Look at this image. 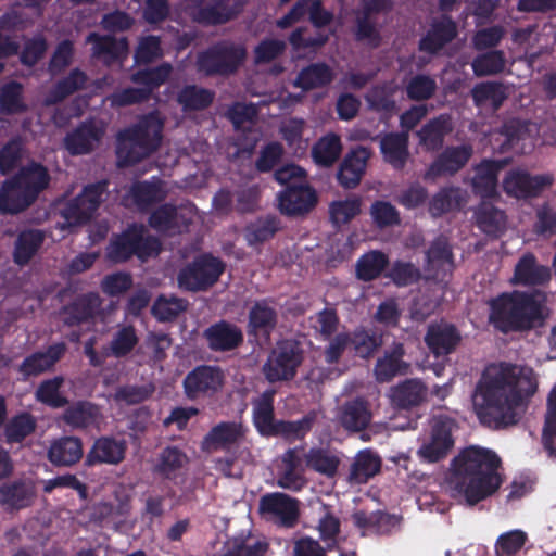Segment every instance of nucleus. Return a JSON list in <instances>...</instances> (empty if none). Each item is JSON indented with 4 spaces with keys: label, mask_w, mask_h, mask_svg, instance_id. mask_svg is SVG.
I'll return each mask as SVG.
<instances>
[{
    "label": "nucleus",
    "mask_w": 556,
    "mask_h": 556,
    "mask_svg": "<svg viewBox=\"0 0 556 556\" xmlns=\"http://www.w3.org/2000/svg\"><path fill=\"white\" fill-rule=\"evenodd\" d=\"M538 377L529 366L502 363L489 366L473 394L475 409L483 424H516L525 397L536 392Z\"/></svg>",
    "instance_id": "obj_1"
},
{
    "label": "nucleus",
    "mask_w": 556,
    "mask_h": 556,
    "mask_svg": "<svg viewBox=\"0 0 556 556\" xmlns=\"http://www.w3.org/2000/svg\"><path fill=\"white\" fill-rule=\"evenodd\" d=\"M501 460L491 450L470 446L453 460L447 480L451 494L476 505L492 495L502 484L498 473Z\"/></svg>",
    "instance_id": "obj_2"
},
{
    "label": "nucleus",
    "mask_w": 556,
    "mask_h": 556,
    "mask_svg": "<svg viewBox=\"0 0 556 556\" xmlns=\"http://www.w3.org/2000/svg\"><path fill=\"white\" fill-rule=\"evenodd\" d=\"M490 306V320L504 332L541 327L547 317L545 296L540 292L504 293Z\"/></svg>",
    "instance_id": "obj_3"
},
{
    "label": "nucleus",
    "mask_w": 556,
    "mask_h": 556,
    "mask_svg": "<svg viewBox=\"0 0 556 556\" xmlns=\"http://www.w3.org/2000/svg\"><path fill=\"white\" fill-rule=\"evenodd\" d=\"M163 119L157 113L143 116L117 137L118 164L127 166L148 157L162 140Z\"/></svg>",
    "instance_id": "obj_4"
},
{
    "label": "nucleus",
    "mask_w": 556,
    "mask_h": 556,
    "mask_svg": "<svg viewBox=\"0 0 556 556\" xmlns=\"http://www.w3.org/2000/svg\"><path fill=\"white\" fill-rule=\"evenodd\" d=\"M160 242L150 236L144 227L131 226L108 248L106 255L114 263L127 261L131 255L141 260L156 255L160 252Z\"/></svg>",
    "instance_id": "obj_5"
},
{
    "label": "nucleus",
    "mask_w": 556,
    "mask_h": 556,
    "mask_svg": "<svg viewBox=\"0 0 556 556\" xmlns=\"http://www.w3.org/2000/svg\"><path fill=\"white\" fill-rule=\"evenodd\" d=\"M13 179L22 186L23 192L10 203L5 202L8 187L0 192V212L14 214L29 206L38 193L48 186L49 175L43 166L33 163L24 167Z\"/></svg>",
    "instance_id": "obj_6"
},
{
    "label": "nucleus",
    "mask_w": 556,
    "mask_h": 556,
    "mask_svg": "<svg viewBox=\"0 0 556 556\" xmlns=\"http://www.w3.org/2000/svg\"><path fill=\"white\" fill-rule=\"evenodd\" d=\"M172 72L169 64L134 74L131 80L141 85L118 90L106 98L112 106H127L149 99L153 88L164 83Z\"/></svg>",
    "instance_id": "obj_7"
},
{
    "label": "nucleus",
    "mask_w": 556,
    "mask_h": 556,
    "mask_svg": "<svg viewBox=\"0 0 556 556\" xmlns=\"http://www.w3.org/2000/svg\"><path fill=\"white\" fill-rule=\"evenodd\" d=\"M224 271V264L216 257L203 255L184 267L178 276V287L185 291L198 292L212 287Z\"/></svg>",
    "instance_id": "obj_8"
},
{
    "label": "nucleus",
    "mask_w": 556,
    "mask_h": 556,
    "mask_svg": "<svg viewBox=\"0 0 556 556\" xmlns=\"http://www.w3.org/2000/svg\"><path fill=\"white\" fill-rule=\"evenodd\" d=\"M300 363L298 345L292 341H283L268 356L263 366V372L270 382L289 380L294 377Z\"/></svg>",
    "instance_id": "obj_9"
},
{
    "label": "nucleus",
    "mask_w": 556,
    "mask_h": 556,
    "mask_svg": "<svg viewBox=\"0 0 556 556\" xmlns=\"http://www.w3.org/2000/svg\"><path fill=\"white\" fill-rule=\"evenodd\" d=\"M139 338L136 329L131 325L118 326L112 336L110 344L102 352L97 353L93 340L85 343V354L88 356L92 366H101L104 364L109 355L117 358L128 355L138 344Z\"/></svg>",
    "instance_id": "obj_10"
},
{
    "label": "nucleus",
    "mask_w": 556,
    "mask_h": 556,
    "mask_svg": "<svg viewBox=\"0 0 556 556\" xmlns=\"http://www.w3.org/2000/svg\"><path fill=\"white\" fill-rule=\"evenodd\" d=\"M260 513L268 520L291 528L299 519V501L285 493H269L260 498Z\"/></svg>",
    "instance_id": "obj_11"
},
{
    "label": "nucleus",
    "mask_w": 556,
    "mask_h": 556,
    "mask_svg": "<svg viewBox=\"0 0 556 556\" xmlns=\"http://www.w3.org/2000/svg\"><path fill=\"white\" fill-rule=\"evenodd\" d=\"M454 428L455 422L453 419L444 416L433 417L431 420L430 440L420 446L418 455L429 463H434L445 457L454 444L452 438Z\"/></svg>",
    "instance_id": "obj_12"
},
{
    "label": "nucleus",
    "mask_w": 556,
    "mask_h": 556,
    "mask_svg": "<svg viewBox=\"0 0 556 556\" xmlns=\"http://www.w3.org/2000/svg\"><path fill=\"white\" fill-rule=\"evenodd\" d=\"M105 182L87 186L80 194L70 201L62 210V216L68 226L87 222L103 200Z\"/></svg>",
    "instance_id": "obj_13"
},
{
    "label": "nucleus",
    "mask_w": 556,
    "mask_h": 556,
    "mask_svg": "<svg viewBox=\"0 0 556 556\" xmlns=\"http://www.w3.org/2000/svg\"><path fill=\"white\" fill-rule=\"evenodd\" d=\"M105 135L102 121L89 119L81 123L64 138V147L72 155L89 154L101 143Z\"/></svg>",
    "instance_id": "obj_14"
},
{
    "label": "nucleus",
    "mask_w": 556,
    "mask_h": 556,
    "mask_svg": "<svg viewBox=\"0 0 556 556\" xmlns=\"http://www.w3.org/2000/svg\"><path fill=\"white\" fill-rule=\"evenodd\" d=\"M473 149L470 144L452 146L443 150L430 164L424 179L435 180L442 176H453L459 172L470 160Z\"/></svg>",
    "instance_id": "obj_15"
},
{
    "label": "nucleus",
    "mask_w": 556,
    "mask_h": 556,
    "mask_svg": "<svg viewBox=\"0 0 556 556\" xmlns=\"http://www.w3.org/2000/svg\"><path fill=\"white\" fill-rule=\"evenodd\" d=\"M276 483L289 491H301L307 483L304 477L303 448L287 450L280 458Z\"/></svg>",
    "instance_id": "obj_16"
},
{
    "label": "nucleus",
    "mask_w": 556,
    "mask_h": 556,
    "mask_svg": "<svg viewBox=\"0 0 556 556\" xmlns=\"http://www.w3.org/2000/svg\"><path fill=\"white\" fill-rule=\"evenodd\" d=\"M552 175L531 176L521 169H514L507 173L503 180V188L506 193L516 198L536 197L544 189L552 186Z\"/></svg>",
    "instance_id": "obj_17"
},
{
    "label": "nucleus",
    "mask_w": 556,
    "mask_h": 556,
    "mask_svg": "<svg viewBox=\"0 0 556 556\" xmlns=\"http://www.w3.org/2000/svg\"><path fill=\"white\" fill-rule=\"evenodd\" d=\"M248 0H199L194 11L198 22L217 25L237 17Z\"/></svg>",
    "instance_id": "obj_18"
},
{
    "label": "nucleus",
    "mask_w": 556,
    "mask_h": 556,
    "mask_svg": "<svg viewBox=\"0 0 556 556\" xmlns=\"http://www.w3.org/2000/svg\"><path fill=\"white\" fill-rule=\"evenodd\" d=\"M224 375L217 367L200 366L189 372L184 380L186 394L189 399L216 392L223 384Z\"/></svg>",
    "instance_id": "obj_19"
},
{
    "label": "nucleus",
    "mask_w": 556,
    "mask_h": 556,
    "mask_svg": "<svg viewBox=\"0 0 556 556\" xmlns=\"http://www.w3.org/2000/svg\"><path fill=\"white\" fill-rule=\"evenodd\" d=\"M207 346L215 352H228L237 349L243 341L241 329L228 321L220 320L203 331Z\"/></svg>",
    "instance_id": "obj_20"
},
{
    "label": "nucleus",
    "mask_w": 556,
    "mask_h": 556,
    "mask_svg": "<svg viewBox=\"0 0 556 556\" xmlns=\"http://www.w3.org/2000/svg\"><path fill=\"white\" fill-rule=\"evenodd\" d=\"M316 194L307 184L288 187L278 195L279 210L288 216L309 212L316 203Z\"/></svg>",
    "instance_id": "obj_21"
},
{
    "label": "nucleus",
    "mask_w": 556,
    "mask_h": 556,
    "mask_svg": "<svg viewBox=\"0 0 556 556\" xmlns=\"http://www.w3.org/2000/svg\"><path fill=\"white\" fill-rule=\"evenodd\" d=\"M36 498V486L29 479L15 480L0 485V505L5 509H22Z\"/></svg>",
    "instance_id": "obj_22"
},
{
    "label": "nucleus",
    "mask_w": 556,
    "mask_h": 556,
    "mask_svg": "<svg viewBox=\"0 0 556 556\" xmlns=\"http://www.w3.org/2000/svg\"><path fill=\"white\" fill-rule=\"evenodd\" d=\"M453 269L452 252L447 240L437 238L427 252V263L424 267L428 279H443Z\"/></svg>",
    "instance_id": "obj_23"
},
{
    "label": "nucleus",
    "mask_w": 556,
    "mask_h": 556,
    "mask_svg": "<svg viewBox=\"0 0 556 556\" xmlns=\"http://www.w3.org/2000/svg\"><path fill=\"white\" fill-rule=\"evenodd\" d=\"M370 155L368 148L357 147L345 156L337 175L342 187L353 189L361 182Z\"/></svg>",
    "instance_id": "obj_24"
},
{
    "label": "nucleus",
    "mask_w": 556,
    "mask_h": 556,
    "mask_svg": "<svg viewBox=\"0 0 556 556\" xmlns=\"http://www.w3.org/2000/svg\"><path fill=\"white\" fill-rule=\"evenodd\" d=\"M84 455L83 442L77 437H61L51 441L47 458L54 466L70 467L77 464Z\"/></svg>",
    "instance_id": "obj_25"
},
{
    "label": "nucleus",
    "mask_w": 556,
    "mask_h": 556,
    "mask_svg": "<svg viewBox=\"0 0 556 556\" xmlns=\"http://www.w3.org/2000/svg\"><path fill=\"white\" fill-rule=\"evenodd\" d=\"M506 165L505 162L484 160L475 167V175L471 179L473 192L482 199H494L497 192V175Z\"/></svg>",
    "instance_id": "obj_26"
},
{
    "label": "nucleus",
    "mask_w": 556,
    "mask_h": 556,
    "mask_svg": "<svg viewBox=\"0 0 556 556\" xmlns=\"http://www.w3.org/2000/svg\"><path fill=\"white\" fill-rule=\"evenodd\" d=\"M388 396L397 408H410L421 404L427 397V388L418 379H407L390 388Z\"/></svg>",
    "instance_id": "obj_27"
},
{
    "label": "nucleus",
    "mask_w": 556,
    "mask_h": 556,
    "mask_svg": "<svg viewBox=\"0 0 556 556\" xmlns=\"http://www.w3.org/2000/svg\"><path fill=\"white\" fill-rule=\"evenodd\" d=\"M65 350L64 343H56L46 351L36 352L22 362L18 371L25 377L38 376L48 371L61 359Z\"/></svg>",
    "instance_id": "obj_28"
},
{
    "label": "nucleus",
    "mask_w": 556,
    "mask_h": 556,
    "mask_svg": "<svg viewBox=\"0 0 556 556\" xmlns=\"http://www.w3.org/2000/svg\"><path fill=\"white\" fill-rule=\"evenodd\" d=\"M549 279V268L539 264L535 256L528 253L516 264L511 282L523 286H540L546 283Z\"/></svg>",
    "instance_id": "obj_29"
},
{
    "label": "nucleus",
    "mask_w": 556,
    "mask_h": 556,
    "mask_svg": "<svg viewBox=\"0 0 556 556\" xmlns=\"http://www.w3.org/2000/svg\"><path fill=\"white\" fill-rule=\"evenodd\" d=\"M86 40L92 43V56L102 60L105 64L123 59L128 53L126 38L115 39L111 36H100L92 33Z\"/></svg>",
    "instance_id": "obj_30"
},
{
    "label": "nucleus",
    "mask_w": 556,
    "mask_h": 556,
    "mask_svg": "<svg viewBox=\"0 0 556 556\" xmlns=\"http://www.w3.org/2000/svg\"><path fill=\"white\" fill-rule=\"evenodd\" d=\"M338 418L345 430L358 432L364 430L371 421V412L365 400L355 399L342 405Z\"/></svg>",
    "instance_id": "obj_31"
},
{
    "label": "nucleus",
    "mask_w": 556,
    "mask_h": 556,
    "mask_svg": "<svg viewBox=\"0 0 556 556\" xmlns=\"http://www.w3.org/2000/svg\"><path fill=\"white\" fill-rule=\"evenodd\" d=\"M278 321L277 309L267 302L255 303L249 312V332L254 336L269 338Z\"/></svg>",
    "instance_id": "obj_32"
},
{
    "label": "nucleus",
    "mask_w": 556,
    "mask_h": 556,
    "mask_svg": "<svg viewBox=\"0 0 556 556\" xmlns=\"http://www.w3.org/2000/svg\"><path fill=\"white\" fill-rule=\"evenodd\" d=\"M404 349L402 344H394L392 350L387 351L383 357L378 358L374 375L378 382H388L396 375H404L407 372L409 365L405 363L402 357Z\"/></svg>",
    "instance_id": "obj_33"
},
{
    "label": "nucleus",
    "mask_w": 556,
    "mask_h": 556,
    "mask_svg": "<svg viewBox=\"0 0 556 556\" xmlns=\"http://www.w3.org/2000/svg\"><path fill=\"white\" fill-rule=\"evenodd\" d=\"M126 443L108 437L97 440L86 457L88 465L105 463L116 465L125 457Z\"/></svg>",
    "instance_id": "obj_34"
},
{
    "label": "nucleus",
    "mask_w": 556,
    "mask_h": 556,
    "mask_svg": "<svg viewBox=\"0 0 556 556\" xmlns=\"http://www.w3.org/2000/svg\"><path fill=\"white\" fill-rule=\"evenodd\" d=\"M453 129L451 118L440 115L421 127L417 131L419 144L427 151H434L442 147L444 138Z\"/></svg>",
    "instance_id": "obj_35"
},
{
    "label": "nucleus",
    "mask_w": 556,
    "mask_h": 556,
    "mask_svg": "<svg viewBox=\"0 0 556 556\" xmlns=\"http://www.w3.org/2000/svg\"><path fill=\"white\" fill-rule=\"evenodd\" d=\"M468 202V194L459 187L440 189L429 202V212L438 217L451 211L460 210Z\"/></svg>",
    "instance_id": "obj_36"
},
{
    "label": "nucleus",
    "mask_w": 556,
    "mask_h": 556,
    "mask_svg": "<svg viewBox=\"0 0 556 556\" xmlns=\"http://www.w3.org/2000/svg\"><path fill=\"white\" fill-rule=\"evenodd\" d=\"M460 340L456 329L448 324L431 325L426 336L429 349L437 355L451 353Z\"/></svg>",
    "instance_id": "obj_37"
},
{
    "label": "nucleus",
    "mask_w": 556,
    "mask_h": 556,
    "mask_svg": "<svg viewBox=\"0 0 556 556\" xmlns=\"http://www.w3.org/2000/svg\"><path fill=\"white\" fill-rule=\"evenodd\" d=\"M380 150L386 162L396 169L403 168L409 155L408 134L386 135L380 140Z\"/></svg>",
    "instance_id": "obj_38"
},
{
    "label": "nucleus",
    "mask_w": 556,
    "mask_h": 556,
    "mask_svg": "<svg viewBox=\"0 0 556 556\" xmlns=\"http://www.w3.org/2000/svg\"><path fill=\"white\" fill-rule=\"evenodd\" d=\"M100 305L101 299L98 294L90 293L80 296L64 308L63 319L68 325L86 321L98 314Z\"/></svg>",
    "instance_id": "obj_39"
},
{
    "label": "nucleus",
    "mask_w": 556,
    "mask_h": 556,
    "mask_svg": "<svg viewBox=\"0 0 556 556\" xmlns=\"http://www.w3.org/2000/svg\"><path fill=\"white\" fill-rule=\"evenodd\" d=\"M274 391H265L253 400V421L257 430L269 435L274 431L276 420L274 418Z\"/></svg>",
    "instance_id": "obj_40"
},
{
    "label": "nucleus",
    "mask_w": 556,
    "mask_h": 556,
    "mask_svg": "<svg viewBox=\"0 0 556 556\" xmlns=\"http://www.w3.org/2000/svg\"><path fill=\"white\" fill-rule=\"evenodd\" d=\"M456 36L455 23L446 16L433 23L431 30L420 41V49L435 52Z\"/></svg>",
    "instance_id": "obj_41"
},
{
    "label": "nucleus",
    "mask_w": 556,
    "mask_h": 556,
    "mask_svg": "<svg viewBox=\"0 0 556 556\" xmlns=\"http://www.w3.org/2000/svg\"><path fill=\"white\" fill-rule=\"evenodd\" d=\"M380 467L378 455L369 450L361 451L351 465L349 480L353 483H365L379 472Z\"/></svg>",
    "instance_id": "obj_42"
},
{
    "label": "nucleus",
    "mask_w": 556,
    "mask_h": 556,
    "mask_svg": "<svg viewBox=\"0 0 556 556\" xmlns=\"http://www.w3.org/2000/svg\"><path fill=\"white\" fill-rule=\"evenodd\" d=\"M242 435L243 429L241 424L222 422L205 435L203 446L206 450H216L238 442Z\"/></svg>",
    "instance_id": "obj_43"
},
{
    "label": "nucleus",
    "mask_w": 556,
    "mask_h": 556,
    "mask_svg": "<svg viewBox=\"0 0 556 556\" xmlns=\"http://www.w3.org/2000/svg\"><path fill=\"white\" fill-rule=\"evenodd\" d=\"M479 228L492 236H498L506 228V216L488 201H483L475 213Z\"/></svg>",
    "instance_id": "obj_44"
},
{
    "label": "nucleus",
    "mask_w": 556,
    "mask_h": 556,
    "mask_svg": "<svg viewBox=\"0 0 556 556\" xmlns=\"http://www.w3.org/2000/svg\"><path fill=\"white\" fill-rule=\"evenodd\" d=\"M333 77L334 74L327 64L316 63L303 68L299 73L294 85L304 90H311L327 86Z\"/></svg>",
    "instance_id": "obj_45"
},
{
    "label": "nucleus",
    "mask_w": 556,
    "mask_h": 556,
    "mask_svg": "<svg viewBox=\"0 0 556 556\" xmlns=\"http://www.w3.org/2000/svg\"><path fill=\"white\" fill-rule=\"evenodd\" d=\"M303 460L307 468L327 477H333L340 464L337 455L323 448H312L307 453L303 451Z\"/></svg>",
    "instance_id": "obj_46"
},
{
    "label": "nucleus",
    "mask_w": 556,
    "mask_h": 556,
    "mask_svg": "<svg viewBox=\"0 0 556 556\" xmlns=\"http://www.w3.org/2000/svg\"><path fill=\"white\" fill-rule=\"evenodd\" d=\"M87 81V76L79 70H74L63 80L59 81L45 97V105H53L61 102L67 96L84 87Z\"/></svg>",
    "instance_id": "obj_47"
},
{
    "label": "nucleus",
    "mask_w": 556,
    "mask_h": 556,
    "mask_svg": "<svg viewBox=\"0 0 556 556\" xmlns=\"http://www.w3.org/2000/svg\"><path fill=\"white\" fill-rule=\"evenodd\" d=\"M317 419V413L315 410L306 414L302 419L296 421H277L273 433L269 435H281L287 440L302 439L311 431L313 425Z\"/></svg>",
    "instance_id": "obj_48"
},
{
    "label": "nucleus",
    "mask_w": 556,
    "mask_h": 556,
    "mask_svg": "<svg viewBox=\"0 0 556 556\" xmlns=\"http://www.w3.org/2000/svg\"><path fill=\"white\" fill-rule=\"evenodd\" d=\"M506 97L505 86L495 81L482 83L472 89V98L477 105L491 106L494 110L501 106Z\"/></svg>",
    "instance_id": "obj_49"
},
{
    "label": "nucleus",
    "mask_w": 556,
    "mask_h": 556,
    "mask_svg": "<svg viewBox=\"0 0 556 556\" xmlns=\"http://www.w3.org/2000/svg\"><path fill=\"white\" fill-rule=\"evenodd\" d=\"M341 151L340 137L334 134H328L317 141L312 154L317 164L330 166L339 159Z\"/></svg>",
    "instance_id": "obj_50"
},
{
    "label": "nucleus",
    "mask_w": 556,
    "mask_h": 556,
    "mask_svg": "<svg viewBox=\"0 0 556 556\" xmlns=\"http://www.w3.org/2000/svg\"><path fill=\"white\" fill-rule=\"evenodd\" d=\"M43 241V236L38 230H28L22 232L14 250V261L18 265H25L36 254Z\"/></svg>",
    "instance_id": "obj_51"
},
{
    "label": "nucleus",
    "mask_w": 556,
    "mask_h": 556,
    "mask_svg": "<svg viewBox=\"0 0 556 556\" xmlns=\"http://www.w3.org/2000/svg\"><path fill=\"white\" fill-rule=\"evenodd\" d=\"M98 417V408L86 402L68 407L63 415L64 421L74 428L89 427L97 421Z\"/></svg>",
    "instance_id": "obj_52"
},
{
    "label": "nucleus",
    "mask_w": 556,
    "mask_h": 556,
    "mask_svg": "<svg viewBox=\"0 0 556 556\" xmlns=\"http://www.w3.org/2000/svg\"><path fill=\"white\" fill-rule=\"evenodd\" d=\"M278 230V223L275 217L267 216L251 223L244 232L245 240L250 245H256L271 238Z\"/></svg>",
    "instance_id": "obj_53"
},
{
    "label": "nucleus",
    "mask_w": 556,
    "mask_h": 556,
    "mask_svg": "<svg viewBox=\"0 0 556 556\" xmlns=\"http://www.w3.org/2000/svg\"><path fill=\"white\" fill-rule=\"evenodd\" d=\"M134 201L140 205L161 201L165 198L166 190L161 181L137 182L130 189Z\"/></svg>",
    "instance_id": "obj_54"
},
{
    "label": "nucleus",
    "mask_w": 556,
    "mask_h": 556,
    "mask_svg": "<svg viewBox=\"0 0 556 556\" xmlns=\"http://www.w3.org/2000/svg\"><path fill=\"white\" fill-rule=\"evenodd\" d=\"M36 429V419L29 414L13 417L5 426L4 435L9 443L21 442Z\"/></svg>",
    "instance_id": "obj_55"
},
{
    "label": "nucleus",
    "mask_w": 556,
    "mask_h": 556,
    "mask_svg": "<svg viewBox=\"0 0 556 556\" xmlns=\"http://www.w3.org/2000/svg\"><path fill=\"white\" fill-rule=\"evenodd\" d=\"M505 56L500 50H494L477 56L472 61V70L477 76H490L502 72L505 67Z\"/></svg>",
    "instance_id": "obj_56"
},
{
    "label": "nucleus",
    "mask_w": 556,
    "mask_h": 556,
    "mask_svg": "<svg viewBox=\"0 0 556 556\" xmlns=\"http://www.w3.org/2000/svg\"><path fill=\"white\" fill-rule=\"evenodd\" d=\"M388 264L387 256L378 251L365 254L357 263V276L363 280H372L380 275Z\"/></svg>",
    "instance_id": "obj_57"
},
{
    "label": "nucleus",
    "mask_w": 556,
    "mask_h": 556,
    "mask_svg": "<svg viewBox=\"0 0 556 556\" xmlns=\"http://www.w3.org/2000/svg\"><path fill=\"white\" fill-rule=\"evenodd\" d=\"M361 212V200L356 197L334 201L329 206L331 222L337 225H344L353 219Z\"/></svg>",
    "instance_id": "obj_58"
},
{
    "label": "nucleus",
    "mask_w": 556,
    "mask_h": 556,
    "mask_svg": "<svg viewBox=\"0 0 556 556\" xmlns=\"http://www.w3.org/2000/svg\"><path fill=\"white\" fill-rule=\"evenodd\" d=\"M187 301L174 295H161L152 307L153 315L162 321L170 320L187 308Z\"/></svg>",
    "instance_id": "obj_59"
},
{
    "label": "nucleus",
    "mask_w": 556,
    "mask_h": 556,
    "mask_svg": "<svg viewBox=\"0 0 556 556\" xmlns=\"http://www.w3.org/2000/svg\"><path fill=\"white\" fill-rule=\"evenodd\" d=\"M213 100V94L197 86H187L178 94V102L184 110H202Z\"/></svg>",
    "instance_id": "obj_60"
},
{
    "label": "nucleus",
    "mask_w": 556,
    "mask_h": 556,
    "mask_svg": "<svg viewBox=\"0 0 556 556\" xmlns=\"http://www.w3.org/2000/svg\"><path fill=\"white\" fill-rule=\"evenodd\" d=\"M1 110L9 114L21 113L26 110L22 98V85L10 83L1 88L0 91Z\"/></svg>",
    "instance_id": "obj_61"
},
{
    "label": "nucleus",
    "mask_w": 556,
    "mask_h": 556,
    "mask_svg": "<svg viewBox=\"0 0 556 556\" xmlns=\"http://www.w3.org/2000/svg\"><path fill=\"white\" fill-rule=\"evenodd\" d=\"M24 146L21 138L10 140L0 150V172L3 175L11 173L21 163L24 156Z\"/></svg>",
    "instance_id": "obj_62"
},
{
    "label": "nucleus",
    "mask_w": 556,
    "mask_h": 556,
    "mask_svg": "<svg viewBox=\"0 0 556 556\" xmlns=\"http://www.w3.org/2000/svg\"><path fill=\"white\" fill-rule=\"evenodd\" d=\"M356 38L371 47H377L379 45L380 36L371 14L364 11L357 13Z\"/></svg>",
    "instance_id": "obj_63"
},
{
    "label": "nucleus",
    "mask_w": 556,
    "mask_h": 556,
    "mask_svg": "<svg viewBox=\"0 0 556 556\" xmlns=\"http://www.w3.org/2000/svg\"><path fill=\"white\" fill-rule=\"evenodd\" d=\"M266 544L251 539H232L227 542L224 556H263Z\"/></svg>",
    "instance_id": "obj_64"
}]
</instances>
